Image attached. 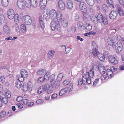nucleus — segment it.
<instances>
[{
    "label": "nucleus",
    "instance_id": "7c9ffc66",
    "mask_svg": "<svg viewBox=\"0 0 124 124\" xmlns=\"http://www.w3.org/2000/svg\"><path fill=\"white\" fill-rule=\"evenodd\" d=\"M107 42L108 44L111 46H112L115 44L114 40L111 38H109L108 39Z\"/></svg>",
    "mask_w": 124,
    "mask_h": 124
},
{
    "label": "nucleus",
    "instance_id": "ddd939ff",
    "mask_svg": "<svg viewBox=\"0 0 124 124\" xmlns=\"http://www.w3.org/2000/svg\"><path fill=\"white\" fill-rule=\"evenodd\" d=\"M45 91L48 94L51 93L53 90V87L50 86L49 84H46L44 85Z\"/></svg>",
    "mask_w": 124,
    "mask_h": 124
},
{
    "label": "nucleus",
    "instance_id": "3c124183",
    "mask_svg": "<svg viewBox=\"0 0 124 124\" xmlns=\"http://www.w3.org/2000/svg\"><path fill=\"white\" fill-rule=\"evenodd\" d=\"M99 78H98L95 80L93 83V85L94 86H96L99 82Z\"/></svg>",
    "mask_w": 124,
    "mask_h": 124
},
{
    "label": "nucleus",
    "instance_id": "20e7f679",
    "mask_svg": "<svg viewBox=\"0 0 124 124\" xmlns=\"http://www.w3.org/2000/svg\"><path fill=\"white\" fill-rule=\"evenodd\" d=\"M33 87V85L31 81L28 82L27 85L26 83H24L22 85V90L24 92L28 91L31 92L32 90Z\"/></svg>",
    "mask_w": 124,
    "mask_h": 124
},
{
    "label": "nucleus",
    "instance_id": "39448f33",
    "mask_svg": "<svg viewBox=\"0 0 124 124\" xmlns=\"http://www.w3.org/2000/svg\"><path fill=\"white\" fill-rule=\"evenodd\" d=\"M21 75H17V78L18 80L23 81L24 78H26L28 75L27 71L24 69H21L20 71Z\"/></svg>",
    "mask_w": 124,
    "mask_h": 124
},
{
    "label": "nucleus",
    "instance_id": "49530a36",
    "mask_svg": "<svg viewBox=\"0 0 124 124\" xmlns=\"http://www.w3.org/2000/svg\"><path fill=\"white\" fill-rule=\"evenodd\" d=\"M65 47V51L66 53H69L71 51L72 49L69 47L68 46H64Z\"/></svg>",
    "mask_w": 124,
    "mask_h": 124
},
{
    "label": "nucleus",
    "instance_id": "79ce46f5",
    "mask_svg": "<svg viewBox=\"0 0 124 124\" xmlns=\"http://www.w3.org/2000/svg\"><path fill=\"white\" fill-rule=\"evenodd\" d=\"M5 20V17L3 14L0 15V23L1 24H3Z\"/></svg>",
    "mask_w": 124,
    "mask_h": 124
},
{
    "label": "nucleus",
    "instance_id": "72a5a7b5",
    "mask_svg": "<svg viewBox=\"0 0 124 124\" xmlns=\"http://www.w3.org/2000/svg\"><path fill=\"white\" fill-rule=\"evenodd\" d=\"M83 12V18L85 19H89L90 18V16L86 12L84 11Z\"/></svg>",
    "mask_w": 124,
    "mask_h": 124
},
{
    "label": "nucleus",
    "instance_id": "cd10ccee",
    "mask_svg": "<svg viewBox=\"0 0 124 124\" xmlns=\"http://www.w3.org/2000/svg\"><path fill=\"white\" fill-rule=\"evenodd\" d=\"M9 3V0H1L2 5L4 7H7Z\"/></svg>",
    "mask_w": 124,
    "mask_h": 124
},
{
    "label": "nucleus",
    "instance_id": "de8ad7c7",
    "mask_svg": "<svg viewBox=\"0 0 124 124\" xmlns=\"http://www.w3.org/2000/svg\"><path fill=\"white\" fill-rule=\"evenodd\" d=\"M45 80L43 77H40L38 79L37 82L39 83H42Z\"/></svg>",
    "mask_w": 124,
    "mask_h": 124
},
{
    "label": "nucleus",
    "instance_id": "f704fd0d",
    "mask_svg": "<svg viewBox=\"0 0 124 124\" xmlns=\"http://www.w3.org/2000/svg\"><path fill=\"white\" fill-rule=\"evenodd\" d=\"M15 23L18 24L19 23V15L17 14H16L14 17Z\"/></svg>",
    "mask_w": 124,
    "mask_h": 124
},
{
    "label": "nucleus",
    "instance_id": "774afa93",
    "mask_svg": "<svg viewBox=\"0 0 124 124\" xmlns=\"http://www.w3.org/2000/svg\"><path fill=\"white\" fill-rule=\"evenodd\" d=\"M119 3L121 5H124V0H118Z\"/></svg>",
    "mask_w": 124,
    "mask_h": 124
},
{
    "label": "nucleus",
    "instance_id": "e433bc0d",
    "mask_svg": "<svg viewBox=\"0 0 124 124\" xmlns=\"http://www.w3.org/2000/svg\"><path fill=\"white\" fill-rule=\"evenodd\" d=\"M45 74L44 77V78L45 80H48L49 78V77L50 75V72L48 71L46 72Z\"/></svg>",
    "mask_w": 124,
    "mask_h": 124
},
{
    "label": "nucleus",
    "instance_id": "412c9836",
    "mask_svg": "<svg viewBox=\"0 0 124 124\" xmlns=\"http://www.w3.org/2000/svg\"><path fill=\"white\" fill-rule=\"evenodd\" d=\"M8 102V99L6 97H0V107H1L3 103L5 104H6Z\"/></svg>",
    "mask_w": 124,
    "mask_h": 124
},
{
    "label": "nucleus",
    "instance_id": "f257e3e1",
    "mask_svg": "<svg viewBox=\"0 0 124 124\" xmlns=\"http://www.w3.org/2000/svg\"><path fill=\"white\" fill-rule=\"evenodd\" d=\"M44 18L46 21L49 20L50 19H52L50 24L51 29L53 31L55 30L60 31L61 28L59 22L62 18V15L60 12L54 9H52L46 13L44 12L43 13Z\"/></svg>",
    "mask_w": 124,
    "mask_h": 124
},
{
    "label": "nucleus",
    "instance_id": "c85d7f7f",
    "mask_svg": "<svg viewBox=\"0 0 124 124\" xmlns=\"http://www.w3.org/2000/svg\"><path fill=\"white\" fill-rule=\"evenodd\" d=\"M87 4L90 6H93L95 3L94 0H85Z\"/></svg>",
    "mask_w": 124,
    "mask_h": 124
},
{
    "label": "nucleus",
    "instance_id": "13d9d810",
    "mask_svg": "<svg viewBox=\"0 0 124 124\" xmlns=\"http://www.w3.org/2000/svg\"><path fill=\"white\" fill-rule=\"evenodd\" d=\"M92 45L93 47V48H97V45L94 41H92Z\"/></svg>",
    "mask_w": 124,
    "mask_h": 124
},
{
    "label": "nucleus",
    "instance_id": "423d86ee",
    "mask_svg": "<svg viewBox=\"0 0 124 124\" xmlns=\"http://www.w3.org/2000/svg\"><path fill=\"white\" fill-rule=\"evenodd\" d=\"M20 19H21L23 23L25 24L30 25L31 24L32 22L31 17L28 15L24 16L21 17L20 16Z\"/></svg>",
    "mask_w": 124,
    "mask_h": 124
},
{
    "label": "nucleus",
    "instance_id": "6ab92c4d",
    "mask_svg": "<svg viewBox=\"0 0 124 124\" xmlns=\"http://www.w3.org/2000/svg\"><path fill=\"white\" fill-rule=\"evenodd\" d=\"M47 3V0H41L40 2V6L41 9H43L45 7Z\"/></svg>",
    "mask_w": 124,
    "mask_h": 124
},
{
    "label": "nucleus",
    "instance_id": "2f4dec72",
    "mask_svg": "<svg viewBox=\"0 0 124 124\" xmlns=\"http://www.w3.org/2000/svg\"><path fill=\"white\" fill-rule=\"evenodd\" d=\"M92 52L93 54L95 56H97L100 54L96 48H93L92 50Z\"/></svg>",
    "mask_w": 124,
    "mask_h": 124
},
{
    "label": "nucleus",
    "instance_id": "680f3d73",
    "mask_svg": "<svg viewBox=\"0 0 124 124\" xmlns=\"http://www.w3.org/2000/svg\"><path fill=\"white\" fill-rule=\"evenodd\" d=\"M34 103L33 102H28L27 104V106H31L33 105Z\"/></svg>",
    "mask_w": 124,
    "mask_h": 124
},
{
    "label": "nucleus",
    "instance_id": "f03ea898",
    "mask_svg": "<svg viewBox=\"0 0 124 124\" xmlns=\"http://www.w3.org/2000/svg\"><path fill=\"white\" fill-rule=\"evenodd\" d=\"M94 69L92 66L89 71L82 76V78L79 79L78 81V84L81 85L82 84L85 85L87 83L89 84L91 83V78H93L94 75Z\"/></svg>",
    "mask_w": 124,
    "mask_h": 124
},
{
    "label": "nucleus",
    "instance_id": "ea45409f",
    "mask_svg": "<svg viewBox=\"0 0 124 124\" xmlns=\"http://www.w3.org/2000/svg\"><path fill=\"white\" fill-rule=\"evenodd\" d=\"M18 81L16 82L15 84L16 87L18 88H20L22 86V84L21 83V81L18 80Z\"/></svg>",
    "mask_w": 124,
    "mask_h": 124
},
{
    "label": "nucleus",
    "instance_id": "c03bdc74",
    "mask_svg": "<svg viewBox=\"0 0 124 124\" xmlns=\"http://www.w3.org/2000/svg\"><path fill=\"white\" fill-rule=\"evenodd\" d=\"M85 28L88 30H90L92 29V26L90 24L87 23L85 25Z\"/></svg>",
    "mask_w": 124,
    "mask_h": 124
},
{
    "label": "nucleus",
    "instance_id": "9d476101",
    "mask_svg": "<svg viewBox=\"0 0 124 124\" xmlns=\"http://www.w3.org/2000/svg\"><path fill=\"white\" fill-rule=\"evenodd\" d=\"M26 0H17L16 6L18 8L21 9H24L26 6Z\"/></svg>",
    "mask_w": 124,
    "mask_h": 124
},
{
    "label": "nucleus",
    "instance_id": "b1692460",
    "mask_svg": "<svg viewBox=\"0 0 124 124\" xmlns=\"http://www.w3.org/2000/svg\"><path fill=\"white\" fill-rule=\"evenodd\" d=\"M46 72V71L44 69H39L36 72L38 75H43Z\"/></svg>",
    "mask_w": 124,
    "mask_h": 124
},
{
    "label": "nucleus",
    "instance_id": "aec40b11",
    "mask_svg": "<svg viewBox=\"0 0 124 124\" xmlns=\"http://www.w3.org/2000/svg\"><path fill=\"white\" fill-rule=\"evenodd\" d=\"M20 32L22 33H25L27 31L26 26L25 24H22L20 26Z\"/></svg>",
    "mask_w": 124,
    "mask_h": 124
},
{
    "label": "nucleus",
    "instance_id": "8fccbe9b",
    "mask_svg": "<svg viewBox=\"0 0 124 124\" xmlns=\"http://www.w3.org/2000/svg\"><path fill=\"white\" fill-rule=\"evenodd\" d=\"M36 103L38 104H41L44 103V101L42 99H39L36 101Z\"/></svg>",
    "mask_w": 124,
    "mask_h": 124
},
{
    "label": "nucleus",
    "instance_id": "4c0bfd02",
    "mask_svg": "<svg viewBox=\"0 0 124 124\" xmlns=\"http://www.w3.org/2000/svg\"><path fill=\"white\" fill-rule=\"evenodd\" d=\"M98 58L101 61H104L105 60V57L103 54H99L97 56Z\"/></svg>",
    "mask_w": 124,
    "mask_h": 124
},
{
    "label": "nucleus",
    "instance_id": "c756f323",
    "mask_svg": "<svg viewBox=\"0 0 124 124\" xmlns=\"http://www.w3.org/2000/svg\"><path fill=\"white\" fill-rule=\"evenodd\" d=\"M5 97L8 99V98H10L11 96L10 91L8 89H6L5 91V94H4Z\"/></svg>",
    "mask_w": 124,
    "mask_h": 124
},
{
    "label": "nucleus",
    "instance_id": "4468645a",
    "mask_svg": "<svg viewBox=\"0 0 124 124\" xmlns=\"http://www.w3.org/2000/svg\"><path fill=\"white\" fill-rule=\"evenodd\" d=\"M73 2L72 0H68L66 2V7L69 10L71 9L73 7Z\"/></svg>",
    "mask_w": 124,
    "mask_h": 124
},
{
    "label": "nucleus",
    "instance_id": "c9c22d12",
    "mask_svg": "<svg viewBox=\"0 0 124 124\" xmlns=\"http://www.w3.org/2000/svg\"><path fill=\"white\" fill-rule=\"evenodd\" d=\"M107 2L110 7L112 8H114V5L112 0H107Z\"/></svg>",
    "mask_w": 124,
    "mask_h": 124
},
{
    "label": "nucleus",
    "instance_id": "a878e982",
    "mask_svg": "<svg viewBox=\"0 0 124 124\" xmlns=\"http://www.w3.org/2000/svg\"><path fill=\"white\" fill-rule=\"evenodd\" d=\"M55 53L54 51L52 50H50L49 51L48 53V57L50 59L52 58L54 55Z\"/></svg>",
    "mask_w": 124,
    "mask_h": 124
},
{
    "label": "nucleus",
    "instance_id": "864d4df0",
    "mask_svg": "<svg viewBox=\"0 0 124 124\" xmlns=\"http://www.w3.org/2000/svg\"><path fill=\"white\" fill-rule=\"evenodd\" d=\"M118 10L119 15L121 16H123L124 15V13L121 8H119Z\"/></svg>",
    "mask_w": 124,
    "mask_h": 124
},
{
    "label": "nucleus",
    "instance_id": "4d7b16f0",
    "mask_svg": "<svg viewBox=\"0 0 124 124\" xmlns=\"http://www.w3.org/2000/svg\"><path fill=\"white\" fill-rule=\"evenodd\" d=\"M50 85L52 86L54 85L56 83V81L55 80H50Z\"/></svg>",
    "mask_w": 124,
    "mask_h": 124
},
{
    "label": "nucleus",
    "instance_id": "052dcab7",
    "mask_svg": "<svg viewBox=\"0 0 124 124\" xmlns=\"http://www.w3.org/2000/svg\"><path fill=\"white\" fill-rule=\"evenodd\" d=\"M16 105L20 108H21L23 107V104L21 103H19L17 104Z\"/></svg>",
    "mask_w": 124,
    "mask_h": 124
},
{
    "label": "nucleus",
    "instance_id": "7ed1b4c3",
    "mask_svg": "<svg viewBox=\"0 0 124 124\" xmlns=\"http://www.w3.org/2000/svg\"><path fill=\"white\" fill-rule=\"evenodd\" d=\"M73 84L71 83L69 85L68 87L62 89L59 92V95L60 96H62L66 93L71 92L73 89Z\"/></svg>",
    "mask_w": 124,
    "mask_h": 124
},
{
    "label": "nucleus",
    "instance_id": "37998d69",
    "mask_svg": "<svg viewBox=\"0 0 124 124\" xmlns=\"http://www.w3.org/2000/svg\"><path fill=\"white\" fill-rule=\"evenodd\" d=\"M117 40L119 41H120L123 43L124 42V38L121 36L120 35L116 36Z\"/></svg>",
    "mask_w": 124,
    "mask_h": 124
},
{
    "label": "nucleus",
    "instance_id": "6e6552de",
    "mask_svg": "<svg viewBox=\"0 0 124 124\" xmlns=\"http://www.w3.org/2000/svg\"><path fill=\"white\" fill-rule=\"evenodd\" d=\"M26 7L30 8L31 7L36 8L37 7L38 2L37 0H26Z\"/></svg>",
    "mask_w": 124,
    "mask_h": 124
},
{
    "label": "nucleus",
    "instance_id": "09e8293b",
    "mask_svg": "<svg viewBox=\"0 0 124 124\" xmlns=\"http://www.w3.org/2000/svg\"><path fill=\"white\" fill-rule=\"evenodd\" d=\"M103 55L105 58H108L109 55V53L108 51H105L103 53Z\"/></svg>",
    "mask_w": 124,
    "mask_h": 124
},
{
    "label": "nucleus",
    "instance_id": "69168bd1",
    "mask_svg": "<svg viewBox=\"0 0 124 124\" xmlns=\"http://www.w3.org/2000/svg\"><path fill=\"white\" fill-rule=\"evenodd\" d=\"M55 75L54 74H52L50 77V80H55Z\"/></svg>",
    "mask_w": 124,
    "mask_h": 124
},
{
    "label": "nucleus",
    "instance_id": "a19ab883",
    "mask_svg": "<svg viewBox=\"0 0 124 124\" xmlns=\"http://www.w3.org/2000/svg\"><path fill=\"white\" fill-rule=\"evenodd\" d=\"M64 74L62 73L58 74L57 76V79L58 81H61L63 76Z\"/></svg>",
    "mask_w": 124,
    "mask_h": 124
},
{
    "label": "nucleus",
    "instance_id": "603ef678",
    "mask_svg": "<svg viewBox=\"0 0 124 124\" xmlns=\"http://www.w3.org/2000/svg\"><path fill=\"white\" fill-rule=\"evenodd\" d=\"M57 93H55L53 94L51 97V99L53 100H55L57 98Z\"/></svg>",
    "mask_w": 124,
    "mask_h": 124
},
{
    "label": "nucleus",
    "instance_id": "9b49d317",
    "mask_svg": "<svg viewBox=\"0 0 124 124\" xmlns=\"http://www.w3.org/2000/svg\"><path fill=\"white\" fill-rule=\"evenodd\" d=\"M7 15L9 19H13L15 15L14 11L12 9H9L7 12Z\"/></svg>",
    "mask_w": 124,
    "mask_h": 124
},
{
    "label": "nucleus",
    "instance_id": "a211bd4d",
    "mask_svg": "<svg viewBox=\"0 0 124 124\" xmlns=\"http://www.w3.org/2000/svg\"><path fill=\"white\" fill-rule=\"evenodd\" d=\"M61 23L62 25L65 28H67L68 25V20L65 18L62 19L61 20Z\"/></svg>",
    "mask_w": 124,
    "mask_h": 124
},
{
    "label": "nucleus",
    "instance_id": "393cba45",
    "mask_svg": "<svg viewBox=\"0 0 124 124\" xmlns=\"http://www.w3.org/2000/svg\"><path fill=\"white\" fill-rule=\"evenodd\" d=\"M3 30L4 32L6 34H9L10 33V31L9 28L7 25L4 26Z\"/></svg>",
    "mask_w": 124,
    "mask_h": 124
},
{
    "label": "nucleus",
    "instance_id": "bb28decb",
    "mask_svg": "<svg viewBox=\"0 0 124 124\" xmlns=\"http://www.w3.org/2000/svg\"><path fill=\"white\" fill-rule=\"evenodd\" d=\"M77 27L79 30L82 31L84 29V26L83 23L81 22H78L77 23Z\"/></svg>",
    "mask_w": 124,
    "mask_h": 124
},
{
    "label": "nucleus",
    "instance_id": "5701e85b",
    "mask_svg": "<svg viewBox=\"0 0 124 124\" xmlns=\"http://www.w3.org/2000/svg\"><path fill=\"white\" fill-rule=\"evenodd\" d=\"M113 72L112 71L109 69H107L106 71V73L107 76L110 78H112L113 76Z\"/></svg>",
    "mask_w": 124,
    "mask_h": 124
},
{
    "label": "nucleus",
    "instance_id": "338daca9",
    "mask_svg": "<svg viewBox=\"0 0 124 124\" xmlns=\"http://www.w3.org/2000/svg\"><path fill=\"white\" fill-rule=\"evenodd\" d=\"M28 101L27 99H24L23 101V104H24L27 106V104Z\"/></svg>",
    "mask_w": 124,
    "mask_h": 124
},
{
    "label": "nucleus",
    "instance_id": "4be33fe9",
    "mask_svg": "<svg viewBox=\"0 0 124 124\" xmlns=\"http://www.w3.org/2000/svg\"><path fill=\"white\" fill-rule=\"evenodd\" d=\"M98 69L100 73L103 74L106 72L104 67L102 65H99L98 66Z\"/></svg>",
    "mask_w": 124,
    "mask_h": 124
},
{
    "label": "nucleus",
    "instance_id": "f8f14e48",
    "mask_svg": "<svg viewBox=\"0 0 124 124\" xmlns=\"http://www.w3.org/2000/svg\"><path fill=\"white\" fill-rule=\"evenodd\" d=\"M122 49V43L120 42L117 43L115 45V49L116 52L119 53Z\"/></svg>",
    "mask_w": 124,
    "mask_h": 124
},
{
    "label": "nucleus",
    "instance_id": "e2e57ef3",
    "mask_svg": "<svg viewBox=\"0 0 124 124\" xmlns=\"http://www.w3.org/2000/svg\"><path fill=\"white\" fill-rule=\"evenodd\" d=\"M76 39L77 41L80 40L81 41H83L84 40L83 39L80 37L79 36H77Z\"/></svg>",
    "mask_w": 124,
    "mask_h": 124
},
{
    "label": "nucleus",
    "instance_id": "a18cd8bd",
    "mask_svg": "<svg viewBox=\"0 0 124 124\" xmlns=\"http://www.w3.org/2000/svg\"><path fill=\"white\" fill-rule=\"evenodd\" d=\"M102 9L103 11L106 12L108 10V7L106 5L104 4L102 6Z\"/></svg>",
    "mask_w": 124,
    "mask_h": 124
},
{
    "label": "nucleus",
    "instance_id": "473e14b6",
    "mask_svg": "<svg viewBox=\"0 0 124 124\" xmlns=\"http://www.w3.org/2000/svg\"><path fill=\"white\" fill-rule=\"evenodd\" d=\"M45 91V88L44 86H42L40 87L38 90V94H40L42 92Z\"/></svg>",
    "mask_w": 124,
    "mask_h": 124
},
{
    "label": "nucleus",
    "instance_id": "2eb2a0df",
    "mask_svg": "<svg viewBox=\"0 0 124 124\" xmlns=\"http://www.w3.org/2000/svg\"><path fill=\"white\" fill-rule=\"evenodd\" d=\"M79 8L82 12H86L87 10V6L83 2L80 3L79 5Z\"/></svg>",
    "mask_w": 124,
    "mask_h": 124
},
{
    "label": "nucleus",
    "instance_id": "dca6fc26",
    "mask_svg": "<svg viewBox=\"0 0 124 124\" xmlns=\"http://www.w3.org/2000/svg\"><path fill=\"white\" fill-rule=\"evenodd\" d=\"M58 6L59 9L61 10H63L65 8L66 4L62 0H60L58 2Z\"/></svg>",
    "mask_w": 124,
    "mask_h": 124
},
{
    "label": "nucleus",
    "instance_id": "bf43d9fd",
    "mask_svg": "<svg viewBox=\"0 0 124 124\" xmlns=\"http://www.w3.org/2000/svg\"><path fill=\"white\" fill-rule=\"evenodd\" d=\"M71 30L73 32H74L76 31V28L74 26H72L71 27Z\"/></svg>",
    "mask_w": 124,
    "mask_h": 124
},
{
    "label": "nucleus",
    "instance_id": "0eeeda50",
    "mask_svg": "<svg viewBox=\"0 0 124 124\" xmlns=\"http://www.w3.org/2000/svg\"><path fill=\"white\" fill-rule=\"evenodd\" d=\"M98 22L102 25H107L108 23V21L107 19L103 16L102 14L99 13L98 15Z\"/></svg>",
    "mask_w": 124,
    "mask_h": 124
},
{
    "label": "nucleus",
    "instance_id": "1a4fd4ad",
    "mask_svg": "<svg viewBox=\"0 0 124 124\" xmlns=\"http://www.w3.org/2000/svg\"><path fill=\"white\" fill-rule=\"evenodd\" d=\"M108 59L110 63L114 65H116L118 63V59L117 56L115 54L109 55Z\"/></svg>",
    "mask_w": 124,
    "mask_h": 124
},
{
    "label": "nucleus",
    "instance_id": "6e6d98bb",
    "mask_svg": "<svg viewBox=\"0 0 124 124\" xmlns=\"http://www.w3.org/2000/svg\"><path fill=\"white\" fill-rule=\"evenodd\" d=\"M39 23L41 28L43 29H44L45 26V24L44 22H39Z\"/></svg>",
    "mask_w": 124,
    "mask_h": 124
},
{
    "label": "nucleus",
    "instance_id": "0e129e2a",
    "mask_svg": "<svg viewBox=\"0 0 124 124\" xmlns=\"http://www.w3.org/2000/svg\"><path fill=\"white\" fill-rule=\"evenodd\" d=\"M107 78L106 76L103 75H102L101 77V79L102 80H106Z\"/></svg>",
    "mask_w": 124,
    "mask_h": 124
},
{
    "label": "nucleus",
    "instance_id": "f3484780",
    "mask_svg": "<svg viewBox=\"0 0 124 124\" xmlns=\"http://www.w3.org/2000/svg\"><path fill=\"white\" fill-rule=\"evenodd\" d=\"M117 14L118 13L117 11L115 10L112 11L109 14V18L111 19H115L116 17Z\"/></svg>",
    "mask_w": 124,
    "mask_h": 124
},
{
    "label": "nucleus",
    "instance_id": "5fc2aeb1",
    "mask_svg": "<svg viewBox=\"0 0 124 124\" xmlns=\"http://www.w3.org/2000/svg\"><path fill=\"white\" fill-rule=\"evenodd\" d=\"M92 21L94 22V23H97L98 21V16H97V17H96L93 19H92Z\"/></svg>",
    "mask_w": 124,
    "mask_h": 124
},
{
    "label": "nucleus",
    "instance_id": "58836bf2",
    "mask_svg": "<svg viewBox=\"0 0 124 124\" xmlns=\"http://www.w3.org/2000/svg\"><path fill=\"white\" fill-rule=\"evenodd\" d=\"M6 116V112L4 111H2L0 112V119L4 118Z\"/></svg>",
    "mask_w": 124,
    "mask_h": 124
}]
</instances>
